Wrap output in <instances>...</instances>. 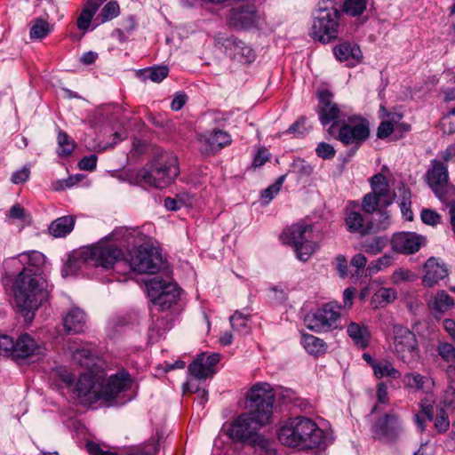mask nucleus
<instances>
[{
    "mask_svg": "<svg viewBox=\"0 0 455 455\" xmlns=\"http://www.w3.org/2000/svg\"><path fill=\"white\" fill-rule=\"evenodd\" d=\"M274 403L275 394L268 383L252 386L247 396L248 411L242 413L232 422L228 431L230 438L258 447L267 455H275V450L269 440L259 434V428L271 420Z\"/></svg>",
    "mask_w": 455,
    "mask_h": 455,
    "instance_id": "1",
    "label": "nucleus"
},
{
    "mask_svg": "<svg viewBox=\"0 0 455 455\" xmlns=\"http://www.w3.org/2000/svg\"><path fill=\"white\" fill-rule=\"evenodd\" d=\"M13 299L16 307L27 323L33 320L35 312L45 302L50 295L48 283L42 273L24 267L12 283Z\"/></svg>",
    "mask_w": 455,
    "mask_h": 455,
    "instance_id": "2",
    "label": "nucleus"
},
{
    "mask_svg": "<svg viewBox=\"0 0 455 455\" xmlns=\"http://www.w3.org/2000/svg\"><path fill=\"white\" fill-rule=\"evenodd\" d=\"M131 382L130 374L124 370L111 375L107 380L102 374L85 372L77 379L76 389L82 403L92 404L100 400H114L131 386Z\"/></svg>",
    "mask_w": 455,
    "mask_h": 455,
    "instance_id": "3",
    "label": "nucleus"
},
{
    "mask_svg": "<svg viewBox=\"0 0 455 455\" xmlns=\"http://www.w3.org/2000/svg\"><path fill=\"white\" fill-rule=\"evenodd\" d=\"M179 173L177 156L172 152L160 151L135 173L134 180L140 186L164 188L172 184Z\"/></svg>",
    "mask_w": 455,
    "mask_h": 455,
    "instance_id": "4",
    "label": "nucleus"
},
{
    "mask_svg": "<svg viewBox=\"0 0 455 455\" xmlns=\"http://www.w3.org/2000/svg\"><path fill=\"white\" fill-rule=\"evenodd\" d=\"M277 435L283 444L302 450L318 448L324 441V433L316 423L302 416L289 419Z\"/></svg>",
    "mask_w": 455,
    "mask_h": 455,
    "instance_id": "5",
    "label": "nucleus"
},
{
    "mask_svg": "<svg viewBox=\"0 0 455 455\" xmlns=\"http://www.w3.org/2000/svg\"><path fill=\"white\" fill-rule=\"evenodd\" d=\"M341 12L333 0H322L313 12L311 37L322 44H329L338 38Z\"/></svg>",
    "mask_w": 455,
    "mask_h": 455,
    "instance_id": "6",
    "label": "nucleus"
},
{
    "mask_svg": "<svg viewBox=\"0 0 455 455\" xmlns=\"http://www.w3.org/2000/svg\"><path fill=\"white\" fill-rule=\"evenodd\" d=\"M82 256L85 261H91L95 267L123 274L124 253L122 245L113 240L105 239L85 248Z\"/></svg>",
    "mask_w": 455,
    "mask_h": 455,
    "instance_id": "7",
    "label": "nucleus"
},
{
    "mask_svg": "<svg viewBox=\"0 0 455 455\" xmlns=\"http://www.w3.org/2000/svg\"><path fill=\"white\" fill-rule=\"evenodd\" d=\"M284 243L291 245L302 262L307 261L318 249V244L313 241L312 225L294 224L283 233Z\"/></svg>",
    "mask_w": 455,
    "mask_h": 455,
    "instance_id": "8",
    "label": "nucleus"
},
{
    "mask_svg": "<svg viewBox=\"0 0 455 455\" xmlns=\"http://www.w3.org/2000/svg\"><path fill=\"white\" fill-rule=\"evenodd\" d=\"M425 176L427 185L442 203L455 198V186L449 182L448 167L444 163L432 160Z\"/></svg>",
    "mask_w": 455,
    "mask_h": 455,
    "instance_id": "9",
    "label": "nucleus"
},
{
    "mask_svg": "<svg viewBox=\"0 0 455 455\" xmlns=\"http://www.w3.org/2000/svg\"><path fill=\"white\" fill-rule=\"evenodd\" d=\"M163 264L162 254L156 248L148 245H140L130 260L125 259L123 274L126 275L131 271L140 274H156Z\"/></svg>",
    "mask_w": 455,
    "mask_h": 455,
    "instance_id": "10",
    "label": "nucleus"
},
{
    "mask_svg": "<svg viewBox=\"0 0 455 455\" xmlns=\"http://www.w3.org/2000/svg\"><path fill=\"white\" fill-rule=\"evenodd\" d=\"M393 332L394 353L396 357L411 368L415 367L419 359L416 335L403 325L394 326Z\"/></svg>",
    "mask_w": 455,
    "mask_h": 455,
    "instance_id": "11",
    "label": "nucleus"
},
{
    "mask_svg": "<svg viewBox=\"0 0 455 455\" xmlns=\"http://www.w3.org/2000/svg\"><path fill=\"white\" fill-rule=\"evenodd\" d=\"M146 287L150 300L160 310L169 309L180 299V291L178 285L169 280L156 276L146 283Z\"/></svg>",
    "mask_w": 455,
    "mask_h": 455,
    "instance_id": "12",
    "label": "nucleus"
},
{
    "mask_svg": "<svg viewBox=\"0 0 455 455\" xmlns=\"http://www.w3.org/2000/svg\"><path fill=\"white\" fill-rule=\"evenodd\" d=\"M369 137V122L366 119L353 116L348 118L347 122L344 121L340 124L335 139L345 146H353V150L349 154L351 156Z\"/></svg>",
    "mask_w": 455,
    "mask_h": 455,
    "instance_id": "13",
    "label": "nucleus"
},
{
    "mask_svg": "<svg viewBox=\"0 0 455 455\" xmlns=\"http://www.w3.org/2000/svg\"><path fill=\"white\" fill-rule=\"evenodd\" d=\"M340 307L335 302L325 304L312 315L305 318L307 327L315 332L329 331L337 328V322L340 316Z\"/></svg>",
    "mask_w": 455,
    "mask_h": 455,
    "instance_id": "14",
    "label": "nucleus"
},
{
    "mask_svg": "<svg viewBox=\"0 0 455 455\" xmlns=\"http://www.w3.org/2000/svg\"><path fill=\"white\" fill-rule=\"evenodd\" d=\"M402 430V421L394 411L377 419L371 427L372 437L385 442L396 440Z\"/></svg>",
    "mask_w": 455,
    "mask_h": 455,
    "instance_id": "15",
    "label": "nucleus"
},
{
    "mask_svg": "<svg viewBox=\"0 0 455 455\" xmlns=\"http://www.w3.org/2000/svg\"><path fill=\"white\" fill-rule=\"evenodd\" d=\"M44 351L45 348L38 344L33 337L25 333L20 335L15 341L11 337V346L6 347L4 356L17 361L34 355H43Z\"/></svg>",
    "mask_w": 455,
    "mask_h": 455,
    "instance_id": "16",
    "label": "nucleus"
},
{
    "mask_svg": "<svg viewBox=\"0 0 455 455\" xmlns=\"http://www.w3.org/2000/svg\"><path fill=\"white\" fill-rule=\"evenodd\" d=\"M318 100L319 104L316 108V111L319 115L320 122L323 125H327L333 122L328 129V132L334 136L341 111L338 105L332 100V93L328 90L320 91L318 92Z\"/></svg>",
    "mask_w": 455,
    "mask_h": 455,
    "instance_id": "17",
    "label": "nucleus"
},
{
    "mask_svg": "<svg viewBox=\"0 0 455 455\" xmlns=\"http://www.w3.org/2000/svg\"><path fill=\"white\" fill-rule=\"evenodd\" d=\"M425 237L414 232H399L390 241L392 249L402 254H413L425 243Z\"/></svg>",
    "mask_w": 455,
    "mask_h": 455,
    "instance_id": "18",
    "label": "nucleus"
},
{
    "mask_svg": "<svg viewBox=\"0 0 455 455\" xmlns=\"http://www.w3.org/2000/svg\"><path fill=\"white\" fill-rule=\"evenodd\" d=\"M200 151L204 155H213L231 143V136L222 130L215 129L198 136Z\"/></svg>",
    "mask_w": 455,
    "mask_h": 455,
    "instance_id": "19",
    "label": "nucleus"
},
{
    "mask_svg": "<svg viewBox=\"0 0 455 455\" xmlns=\"http://www.w3.org/2000/svg\"><path fill=\"white\" fill-rule=\"evenodd\" d=\"M258 18L255 6L244 5L230 11L228 23L235 29H246L256 26Z\"/></svg>",
    "mask_w": 455,
    "mask_h": 455,
    "instance_id": "20",
    "label": "nucleus"
},
{
    "mask_svg": "<svg viewBox=\"0 0 455 455\" xmlns=\"http://www.w3.org/2000/svg\"><path fill=\"white\" fill-rule=\"evenodd\" d=\"M159 443L155 440L148 441L142 445L131 448L125 454H119L109 451H103L99 444L89 442L86 448L90 455H155L158 451Z\"/></svg>",
    "mask_w": 455,
    "mask_h": 455,
    "instance_id": "21",
    "label": "nucleus"
},
{
    "mask_svg": "<svg viewBox=\"0 0 455 455\" xmlns=\"http://www.w3.org/2000/svg\"><path fill=\"white\" fill-rule=\"evenodd\" d=\"M227 51L233 59L243 64H250L254 61L256 54L254 50L244 42L238 40L236 37L231 36L223 43Z\"/></svg>",
    "mask_w": 455,
    "mask_h": 455,
    "instance_id": "22",
    "label": "nucleus"
},
{
    "mask_svg": "<svg viewBox=\"0 0 455 455\" xmlns=\"http://www.w3.org/2000/svg\"><path fill=\"white\" fill-rule=\"evenodd\" d=\"M424 268L425 275L423 277V284L427 287L434 286L448 275L446 266L435 258H429Z\"/></svg>",
    "mask_w": 455,
    "mask_h": 455,
    "instance_id": "23",
    "label": "nucleus"
},
{
    "mask_svg": "<svg viewBox=\"0 0 455 455\" xmlns=\"http://www.w3.org/2000/svg\"><path fill=\"white\" fill-rule=\"evenodd\" d=\"M345 224L349 233H357L364 236L374 230L372 221L365 223L363 216L355 211H349L346 214Z\"/></svg>",
    "mask_w": 455,
    "mask_h": 455,
    "instance_id": "24",
    "label": "nucleus"
},
{
    "mask_svg": "<svg viewBox=\"0 0 455 455\" xmlns=\"http://www.w3.org/2000/svg\"><path fill=\"white\" fill-rule=\"evenodd\" d=\"M371 193L382 199V205L387 207L393 203V197L390 195V188L387 178L378 173L371 178Z\"/></svg>",
    "mask_w": 455,
    "mask_h": 455,
    "instance_id": "25",
    "label": "nucleus"
},
{
    "mask_svg": "<svg viewBox=\"0 0 455 455\" xmlns=\"http://www.w3.org/2000/svg\"><path fill=\"white\" fill-rule=\"evenodd\" d=\"M347 333L357 347L364 349L370 345L371 335L366 325L351 322L347 327Z\"/></svg>",
    "mask_w": 455,
    "mask_h": 455,
    "instance_id": "26",
    "label": "nucleus"
},
{
    "mask_svg": "<svg viewBox=\"0 0 455 455\" xmlns=\"http://www.w3.org/2000/svg\"><path fill=\"white\" fill-rule=\"evenodd\" d=\"M65 331L71 333H80L86 326L85 315L79 308H72L64 317Z\"/></svg>",
    "mask_w": 455,
    "mask_h": 455,
    "instance_id": "27",
    "label": "nucleus"
},
{
    "mask_svg": "<svg viewBox=\"0 0 455 455\" xmlns=\"http://www.w3.org/2000/svg\"><path fill=\"white\" fill-rule=\"evenodd\" d=\"M75 226V218L71 215L56 219L49 226V233L54 237H65L71 233Z\"/></svg>",
    "mask_w": 455,
    "mask_h": 455,
    "instance_id": "28",
    "label": "nucleus"
},
{
    "mask_svg": "<svg viewBox=\"0 0 455 455\" xmlns=\"http://www.w3.org/2000/svg\"><path fill=\"white\" fill-rule=\"evenodd\" d=\"M334 54L340 61L353 60L355 62L363 57L362 52L357 45H351L348 43H343L334 48Z\"/></svg>",
    "mask_w": 455,
    "mask_h": 455,
    "instance_id": "29",
    "label": "nucleus"
},
{
    "mask_svg": "<svg viewBox=\"0 0 455 455\" xmlns=\"http://www.w3.org/2000/svg\"><path fill=\"white\" fill-rule=\"evenodd\" d=\"M205 354H200L189 365V373L197 380H204L215 374L214 370H210L204 364Z\"/></svg>",
    "mask_w": 455,
    "mask_h": 455,
    "instance_id": "30",
    "label": "nucleus"
},
{
    "mask_svg": "<svg viewBox=\"0 0 455 455\" xmlns=\"http://www.w3.org/2000/svg\"><path fill=\"white\" fill-rule=\"evenodd\" d=\"M388 238L386 235H376L364 239L361 243V248L368 254L377 255L387 247Z\"/></svg>",
    "mask_w": 455,
    "mask_h": 455,
    "instance_id": "31",
    "label": "nucleus"
},
{
    "mask_svg": "<svg viewBox=\"0 0 455 455\" xmlns=\"http://www.w3.org/2000/svg\"><path fill=\"white\" fill-rule=\"evenodd\" d=\"M302 343L307 352L312 355L319 356L326 351L325 342L314 335L304 334Z\"/></svg>",
    "mask_w": 455,
    "mask_h": 455,
    "instance_id": "32",
    "label": "nucleus"
},
{
    "mask_svg": "<svg viewBox=\"0 0 455 455\" xmlns=\"http://www.w3.org/2000/svg\"><path fill=\"white\" fill-rule=\"evenodd\" d=\"M99 8V4L92 3V0H87L84 9L77 18V27L80 30H86L89 28L91 21Z\"/></svg>",
    "mask_w": 455,
    "mask_h": 455,
    "instance_id": "33",
    "label": "nucleus"
},
{
    "mask_svg": "<svg viewBox=\"0 0 455 455\" xmlns=\"http://www.w3.org/2000/svg\"><path fill=\"white\" fill-rule=\"evenodd\" d=\"M453 305V299L445 291H438L430 301L432 309L439 313L448 311Z\"/></svg>",
    "mask_w": 455,
    "mask_h": 455,
    "instance_id": "34",
    "label": "nucleus"
},
{
    "mask_svg": "<svg viewBox=\"0 0 455 455\" xmlns=\"http://www.w3.org/2000/svg\"><path fill=\"white\" fill-rule=\"evenodd\" d=\"M74 362L85 369L95 365V358L91 349L86 347L76 348L72 352Z\"/></svg>",
    "mask_w": 455,
    "mask_h": 455,
    "instance_id": "35",
    "label": "nucleus"
},
{
    "mask_svg": "<svg viewBox=\"0 0 455 455\" xmlns=\"http://www.w3.org/2000/svg\"><path fill=\"white\" fill-rule=\"evenodd\" d=\"M52 31V26L44 19L36 18L32 21L30 37L32 39H43Z\"/></svg>",
    "mask_w": 455,
    "mask_h": 455,
    "instance_id": "36",
    "label": "nucleus"
},
{
    "mask_svg": "<svg viewBox=\"0 0 455 455\" xmlns=\"http://www.w3.org/2000/svg\"><path fill=\"white\" fill-rule=\"evenodd\" d=\"M373 371L379 379L388 377L395 379L401 377V372L394 368L389 362L373 363Z\"/></svg>",
    "mask_w": 455,
    "mask_h": 455,
    "instance_id": "37",
    "label": "nucleus"
},
{
    "mask_svg": "<svg viewBox=\"0 0 455 455\" xmlns=\"http://www.w3.org/2000/svg\"><path fill=\"white\" fill-rule=\"evenodd\" d=\"M169 69L165 66H156L146 68L142 71L144 79H150L152 82L160 83L167 77Z\"/></svg>",
    "mask_w": 455,
    "mask_h": 455,
    "instance_id": "38",
    "label": "nucleus"
},
{
    "mask_svg": "<svg viewBox=\"0 0 455 455\" xmlns=\"http://www.w3.org/2000/svg\"><path fill=\"white\" fill-rule=\"evenodd\" d=\"M59 155L67 156L73 152L76 143L75 141L63 131H60L58 134Z\"/></svg>",
    "mask_w": 455,
    "mask_h": 455,
    "instance_id": "39",
    "label": "nucleus"
},
{
    "mask_svg": "<svg viewBox=\"0 0 455 455\" xmlns=\"http://www.w3.org/2000/svg\"><path fill=\"white\" fill-rule=\"evenodd\" d=\"M428 380L427 377L416 372L407 373L403 377L405 387L417 390L423 389Z\"/></svg>",
    "mask_w": 455,
    "mask_h": 455,
    "instance_id": "40",
    "label": "nucleus"
},
{
    "mask_svg": "<svg viewBox=\"0 0 455 455\" xmlns=\"http://www.w3.org/2000/svg\"><path fill=\"white\" fill-rule=\"evenodd\" d=\"M343 9L348 15L359 16L366 9V0H346Z\"/></svg>",
    "mask_w": 455,
    "mask_h": 455,
    "instance_id": "41",
    "label": "nucleus"
},
{
    "mask_svg": "<svg viewBox=\"0 0 455 455\" xmlns=\"http://www.w3.org/2000/svg\"><path fill=\"white\" fill-rule=\"evenodd\" d=\"M27 259V266L30 267L31 270L37 273H42V266L44 264V255L39 251H33L27 255H23Z\"/></svg>",
    "mask_w": 455,
    "mask_h": 455,
    "instance_id": "42",
    "label": "nucleus"
},
{
    "mask_svg": "<svg viewBox=\"0 0 455 455\" xmlns=\"http://www.w3.org/2000/svg\"><path fill=\"white\" fill-rule=\"evenodd\" d=\"M120 8L116 1L108 2L101 10L99 18L101 22L111 20L119 14Z\"/></svg>",
    "mask_w": 455,
    "mask_h": 455,
    "instance_id": "43",
    "label": "nucleus"
},
{
    "mask_svg": "<svg viewBox=\"0 0 455 455\" xmlns=\"http://www.w3.org/2000/svg\"><path fill=\"white\" fill-rule=\"evenodd\" d=\"M393 259L394 258L391 254L386 253L378 259L371 261L368 265L367 270L370 274L377 273L383 268L391 266Z\"/></svg>",
    "mask_w": 455,
    "mask_h": 455,
    "instance_id": "44",
    "label": "nucleus"
},
{
    "mask_svg": "<svg viewBox=\"0 0 455 455\" xmlns=\"http://www.w3.org/2000/svg\"><path fill=\"white\" fill-rule=\"evenodd\" d=\"M379 204H382V199L371 192L366 194L363 198L362 207L366 213H373Z\"/></svg>",
    "mask_w": 455,
    "mask_h": 455,
    "instance_id": "45",
    "label": "nucleus"
},
{
    "mask_svg": "<svg viewBox=\"0 0 455 455\" xmlns=\"http://www.w3.org/2000/svg\"><path fill=\"white\" fill-rule=\"evenodd\" d=\"M285 178L286 175L280 176L273 185L262 191L261 198L266 204L270 202L278 194Z\"/></svg>",
    "mask_w": 455,
    "mask_h": 455,
    "instance_id": "46",
    "label": "nucleus"
},
{
    "mask_svg": "<svg viewBox=\"0 0 455 455\" xmlns=\"http://www.w3.org/2000/svg\"><path fill=\"white\" fill-rule=\"evenodd\" d=\"M248 319L242 313L236 311L230 316V323L232 328L239 332H247L248 331Z\"/></svg>",
    "mask_w": 455,
    "mask_h": 455,
    "instance_id": "47",
    "label": "nucleus"
},
{
    "mask_svg": "<svg viewBox=\"0 0 455 455\" xmlns=\"http://www.w3.org/2000/svg\"><path fill=\"white\" fill-rule=\"evenodd\" d=\"M291 172L300 177L309 176L313 172V168L305 160L297 158L291 164Z\"/></svg>",
    "mask_w": 455,
    "mask_h": 455,
    "instance_id": "48",
    "label": "nucleus"
},
{
    "mask_svg": "<svg viewBox=\"0 0 455 455\" xmlns=\"http://www.w3.org/2000/svg\"><path fill=\"white\" fill-rule=\"evenodd\" d=\"M376 216L378 219L372 220L374 230H385L390 225V215L387 211L380 210L377 212Z\"/></svg>",
    "mask_w": 455,
    "mask_h": 455,
    "instance_id": "49",
    "label": "nucleus"
},
{
    "mask_svg": "<svg viewBox=\"0 0 455 455\" xmlns=\"http://www.w3.org/2000/svg\"><path fill=\"white\" fill-rule=\"evenodd\" d=\"M420 218L423 223L429 226H435L441 221V215L431 209H423L420 213Z\"/></svg>",
    "mask_w": 455,
    "mask_h": 455,
    "instance_id": "50",
    "label": "nucleus"
},
{
    "mask_svg": "<svg viewBox=\"0 0 455 455\" xmlns=\"http://www.w3.org/2000/svg\"><path fill=\"white\" fill-rule=\"evenodd\" d=\"M450 421L443 409H440L435 419V427L439 433H444L449 429Z\"/></svg>",
    "mask_w": 455,
    "mask_h": 455,
    "instance_id": "51",
    "label": "nucleus"
},
{
    "mask_svg": "<svg viewBox=\"0 0 455 455\" xmlns=\"http://www.w3.org/2000/svg\"><path fill=\"white\" fill-rule=\"evenodd\" d=\"M441 127L445 133L452 134L455 132V108L443 116Z\"/></svg>",
    "mask_w": 455,
    "mask_h": 455,
    "instance_id": "52",
    "label": "nucleus"
},
{
    "mask_svg": "<svg viewBox=\"0 0 455 455\" xmlns=\"http://www.w3.org/2000/svg\"><path fill=\"white\" fill-rule=\"evenodd\" d=\"M438 354L446 362L455 359V347L453 344L444 342L437 347Z\"/></svg>",
    "mask_w": 455,
    "mask_h": 455,
    "instance_id": "53",
    "label": "nucleus"
},
{
    "mask_svg": "<svg viewBox=\"0 0 455 455\" xmlns=\"http://www.w3.org/2000/svg\"><path fill=\"white\" fill-rule=\"evenodd\" d=\"M415 275L411 273V271L404 268H398L393 273L391 280L393 283L398 284L402 282L412 281Z\"/></svg>",
    "mask_w": 455,
    "mask_h": 455,
    "instance_id": "54",
    "label": "nucleus"
},
{
    "mask_svg": "<svg viewBox=\"0 0 455 455\" xmlns=\"http://www.w3.org/2000/svg\"><path fill=\"white\" fill-rule=\"evenodd\" d=\"M375 297L380 303L387 304L396 299V291L393 288H381L375 293Z\"/></svg>",
    "mask_w": 455,
    "mask_h": 455,
    "instance_id": "55",
    "label": "nucleus"
},
{
    "mask_svg": "<svg viewBox=\"0 0 455 455\" xmlns=\"http://www.w3.org/2000/svg\"><path fill=\"white\" fill-rule=\"evenodd\" d=\"M315 152L323 159H332L336 154L334 148L326 142H320L315 148Z\"/></svg>",
    "mask_w": 455,
    "mask_h": 455,
    "instance_id": "56",
    "label": "nucleus"
},
{
    "mask_svg": "<svg viewBox=\"0 0 455 455\" xmlns=\"http://www.w3.org/2000/svg\"><path fill=\"white\" fill-rule=\"evenodd\" d=\"M98 157L96 155L92 154L88 156H84L78 163V167L84 171L92 172L96 168Z\"/></svg>",
    "mask_w": 455,
    "mask_h": 455,
    "instance_id": "57",
    "label": "nucleus"
},
{
    "mask_svg": "<svg viewBox=\"0 0 455 455\" xmlns=\"http://www.w3.org/2000/svg\"><path fill=\"white\" fill-rule=\"evenodd\" d=\"M306 120V117H300L289 127L286 132L293 133L296 136H304L307 132L305 127Z\"/></svg>",
    "mask_w": 455,
    "mask_h": 455,
    "instance_id": "58",
    "label": "nucleus"
},
{
    "mask_svg": "<svg viewBox=\"0 0 455 455\" xmlns=\"http://www.w3.org/2000/svg\"><path fill=\"white\" fill-rule=\"evenodd\" d=\"M395 129L392 121H383L378 127L377 136L380 139L388 137Z\"/></svg>",
    "mask_w": 455,
    "mask_h": 455,
    "instance_id": "59",
    "label": "nucleus"
},
{
    "mask_svg": "<svg viewBox=\"0 0 455 455\" xmlns=\"http://www.w3.org/2000/svg\"><path fill=\"white\" fill-rule=\"evenodd\" d=\"M30 174V171L27 167H23L22 169L16 171L12 173L11 180L14 184L23 183L28 180Z\"/></svg>",
    "mask_w": 455,
    "mask_h": 455,
    "instance_id": "60",
    "label": "nucleus"
},
{
    "mask_svg": "<svg viewBox=\"0 0 455 455\" xmlns=\"http://www.w3.org/2000/svg\"><path fill=\"white\" fill-rule=\"evenodd\" d=\"M336 268L339 276L345 278L347 276V261L345 256L338 255L336 257Z\"/></svg>",
    "mask_w": 455,
    "mask_h": 455,
    "instance_id": "61",
    "label": "nucleus"
},
{
    "mask_svg": "<svg viewBox=\"0 0 455 455\" xmlns=\"http://www.w3.org/2000/svg\"><path fill=\"white\" fill-rule=\"evenodd\" d=\"M268 157H269V153L266 148L259 149L253 158L254 167L262 166L268 160Z\"/></svg>",
    "mask_w": 455,
    "mask_h": 455,
    "instance_id": "62",
    "label": "nucleus"
},
{
    "mask_svg": "<svg viewBox=\"0 0 455 455\" xmlns=\"http://www.w3.org/2000/svg\"><path fill=\"white\" fill-rule=\"evenodd\" d=\"M297 396L294 391L291 389H285L280 393L279 400L284 403H294L296 404Z\"/></svg>",
    "mask_w": 455,
    "mask_h": 455,
    "instance_id": "63",
    "label": "nucleus"
},
{
    "mask_svg": "<svg viewBox=\"0 0 455 455\" xmlns=\"http://www.w3.org/2000/svg\"><path fill=\"white\" fill-rule=\"evenodd\" d=\"M186 101L187 95L184 92L177 93L171 103V108L172 110L178 111L183 108Z\"/></svg>",
    "mask_w": 455,
    "mask_h": 455,
    "instance_id": "64",
    "label": "nucleus"
}]
</instances>
